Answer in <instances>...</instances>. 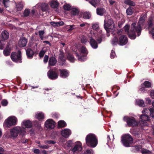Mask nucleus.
<instances>
[{"mask_svg": "<svg viewBox=\"0 0 154 154\" xmlns=\"http://www.w3.org/2000/svg\"><path fill=\"white\" fill-rule=\"evenodd\" d=\"M128 42V38L125 35H122L119 38V43L121 45H124L126 44Z\"/></svg>", "mask_w": 154, "mask_h": 154, "instance_id": "nucleus-15", "label": "nucleus"}, {"mask_svg": "<svg viewBox=\"0 0 154 154\" xmlns=\"http://www.w3.org/2000/svg\"><path fill=\"white\" fill-rule=\"evenodd\" d=\"M27 42V39L25 38H21L19 41L18 45L21 47H25Z\"/></svg>", "mask_w": 154, "mask_h": 154, "instance_id": "nucleus-18", "label": "nucleus"}, {"mask_svg": "<svg viewBox=\"0 0 154 154\" xmlns=\"http://www.w3.org/2000/svg\"><path fill=\"white\" fill-rule=\"evenodd\" d=\"M50 5L52 8H55L58 6V4L56 1H52L51 2Z\"/></svg>", "mask_w": 154, "mask_h": 154, "instance_id": "nucleus-42", "label": "nucleus"}, {"mask_svg": "<svg viewBox=\"0 0 154 154\" xmlns=\"http://www.w3.org/2000/svg\"><path fill=\"white\" fill-rule=\"evenodd\" d=\"M125 3L127 5L133 6L135 5V2L130 0H126L125 1Z\"/></svg>", "mask_w": 154, "mask_h": 154, "instance_id": "nucleus-38", "label": "nucleus"}, {"mask_svg": "<svg viewBox=\"0 0 154 154\" xmlns=\"http://www.w3.org/2000/svg\"><path fill=\"white\" fill-rule=\"evenodd\" d=\"M49 57L47 55H45L44 58V62L45 63H46L48 62V59Z\"/></svg>", "mask_w": 154, "mask_h": 154, "instance_id": "nucleus-58", "label": "nucleus"}, {"mask_svg": "<svg viewBox=\"0 0 154 154\" xmlns=\"http://www.w3.org/2000/svg\"><path fill=\"white\" fill-rule=\"evenodd\" d=\"M30 14V10L29 9L26 8L24 10L23 12V16L24 17H27L29 16Z\"/></svg>", "mask_w": 154, "mask_h": 154, "instance_id": "nucleus-35", "label": "nucleus"}, {"mask_svg": "<svg viewBox=\"0 0 154 154\" xmlns=\"http://www.w3.org/2000/svg\"><path fill=\"white\" fill-rule=\"evenodd\" d=\"M57 62V60L55 57L53 56L51 57L49 59L48 65L50 66H53L56 65Z\"/></svg>", "mask_w": 154, "mask_h": 154, "instance_id": "nucleus-17", "label": "nucleus"}, {"mask_svg": "<svg viewBox=\"0 0 154 154\" xmlns=\"http://www.w3.org/2000/svg\"><path fill=\"white\" fill-rule=\"evenodd\" d=\"M59 71L60 73V76L62 78H66L69 75V72L67 70L63 69H60Z\"/></svg>", "mask_w": 154, "mask_h": 154, "instance_id": "nucleus-19", "label": "nucleus"}, {"mask_svg": "<svg viewBox=\"0 0 154 154\" xmlns=\"http://www.w3.org/2000/svg\"><path fill=\"white\" fill-rule=\"evenodd\" d=\"M89 43L91 47L94 49H96L98 47V45L97 42L91 37L90 39Z\"/></svg>", "mask_w": 154, "mask_h": 154, "instance_id": "nucleus-21", "label": "nucleus"}, {"mask_svg": "<svg viewBox=\"0 0 154 154\" xmlns=\"http://www.w3.org/2000/svg\"><path fill=\"white\" fill-rule=\"evenodd\" d=\"M140 118L141 120V121L139 122L140 125L141 126H145L147 125V121H149L150 120L149 115L146 113L140 115Z\"/></svg>", "mask_w": 154, "mask_h": 154, "instance_id": "nucleus-9", "label": "nucleus"}, {"mask_svg": "<svg viewBox=\"0 0 154 154\" xmlns=\"http://www.w3.org/2000/svg\"><path fill=\"white\" fill-rule=\"evenodd\" d=\"M119 43L118 39L117 37H115L112 39V43L113 45H116Z\"/></svg>", "mask_w": 154, "mask_h": 154, "instance_id": "nucleus-46", "label": "nucleus"}, {"mask_svg": "<svg viewBox=\"0 0 154 154\" xmlns=\"http://www.w3.org/2000/svg\"><path fill=\"white\" fill-rule=\"evenodd\" d=\"M35 117L39 120H42L44 118V115L42 112L37 113L35 114Z\"/></svg>", "mask_w": 154, "mask_h": 154, "instance_id": "nucleus-25", "label": "nucleus"}, {"mask_svg": "<svg viewBox=\"0 0 154 154\" xmlns=\"http://www.w3.org/2000/svg\"><path fill=\"white\" fill-rule=\"evenodd\" d=\"M80 51L82 54L87 55L88 53V51L86 48L85 46H82L80 49Z\"/></svg>", "mask_w": 154, "mask_h": 154, "instance_id": "nucleus-36", "label": "nucleus"}, {"mask_svg": "<svg viewBox=\"0 0 154 154\" xmlns=\"http://www.w3.org/2000/svg\"><path fill=\"white\" fill-rule=\"evenodd\" d=\"M67 59L71 62H73L74 61L75 59L74 57L70 53L67 54Z\"/></svg>", "mask_w": 154, "mask_h": 154, "instance_id": "nucleus-34", "label": "nucleus"}, {"mask_svg": "<svg viewBox=\"0 0 154 154\" xmlns=\"http://www.w3.org/2000/svg\"><path fill=\"white\" fill-rule=\"evenodd\" d=\"M45 144H54L56 143V142L53 140H46L45 141Z\"/></svg>", "mask_w": 154, "mask_h": 154, "instance_id": "nucleus-53", "label": "nucleus"}, {"mask_svg": "<svg viewBox=\"0 0 154 154\" xmlns=\"http://www.w3.org/2000/svg\"><path fill=\"white\" fill-rule=\"evenodd\" d=\"M11 57L12 60L14 62L21 63L22 62L21 53L20 51H19L17 52L12 53Z\"/></svg>", "mask_w": 154, "mask_h": 154, "instance_id": "nucleus-5", "label": "nucleus"}, {"mask_svg": "<svg viewBox=\"0 0 154 154\" xmlns=\"http://www.w3.org/2000/svg\"><path fill=\"white\" fill-rule=\"evenodd\" d=\"M76 56L78 57V60L80 61H84L86 60V58L85 56H80L79 54L76 53Z\"/></svg>", "mask_w": 154, "mask_h": 154, "instance_id": "nucleus-29", "label": "nucleus"}, {"mask_svg": "<svg viewBox=\"0 0 154 154\" xmlns=\"http://www.w3.org/2000/svg\"><path fill=\"white\" fill-rule=\"evenodd\" d=\"M9 36L8 33L6 31H4L2 33V38L4 40L8 39Z\"/></svg>", "mask_w": 154, "mask_h": 154, "instance_id": "nucleus-26", "label": "nucleus"}, {"mask_svg": "<svg viewBox=\"0 0 154 154\" xmlns=\"http://www.w3.org/2000/svg\"><path fill=\"white\" fill-rule=\"evenodd\" d=\"M17 119L14 116H11L6 119L5 122L6 126L10 127L11 126L16 125L17 123Z\"/></svg>", "mask_w": 154, "mask_h": 154, "instance_id": "nucleus-6", "label": "nucleus"}, {"mask_svg": "<svg viewBox=\"0 0 154 154\" xmlns=\"http://www.w3.org/2000/svg\"><path fill=\"white\" fill-rule=\"evenodd\" d=\"M82 144L80 142H77L75 143L74 146L71 149L73 153H78L82 150Z\"/></svg>", "mask_w": 154, "mask_h": 154, "instance_id": "nucleus-12", "label": "nucleus"}, {"mask_svg": "<svg viewBox=\"0 0 154 154\" xmlns=\"http://www.w3.org/2000/svg\"><path fill=\"white\" fill-rule=\"evenodd\" d=\"M71 130L68 129L66 128L62 130L61 134L65 138H67L71 134Z\"/></svg>", "mask_w": 154, "mask_h": 154, "instance_id": "nucleus-16", "label": "nucleus"}, {"mask_svg": "<svg viewBox=\"0 0 154 154\" xmlns=\"http://www.w3.org/2000/svg\"><path fill=\"white\" fill-rule=\"evenodd\" d=\"M100 0H93L89 2V3L93 6L96 7L99 4Z\"/></svg>", "mask_w": 154, "mask_h": 154, "instance_id": "nucleus-33", "label": "nucleus"}, {"mask_svg": "<svg viewBox=\"0 0 154 154\" xmlns=\"http://www.w3.org/2000/svg\"><path fill=\"white\" fill-rule=\"evenodd\" d=\"M150 116L152 118L154 117V109L152 108L150 109Z\"/></svg>", "mask_w": 154, "mask_h": 154, "instance_id": "nucleus-55", "label": "nucleus"}, {"mask_svg": "<svg viewBox=\"0 0 154 154\" xmlns=\"http://www.w3.org/2000/svg\"><path fill=\"white\" fill-rule=\"evenodd\" d=\"M92 29L96 30H99V32H101V30L99 29V25L97 23L93 24L92 25Z\"/></svg>", "mask_w": 154, "mask_h": 154, "instance_id": "nucleus-44", "label": "nucleus"}, {"mask_svg": "<svg viewBox=\"0 0 154 154\" xmlns=\"http://www.w3.org/2000/svg\"><path fill=\"white\" fill-rule=\"evenodd\" d=\"M81 42L82 43L86 44L88 40L86 39V37L85 36H82L81 40Z\"/></svg>", "mask_w": 154, "mask_h": 154, "instance_id": "nucleus-52", "label": "nucleus"}, {"mask_svg": "<svg viewBox=\"0 0 154 154\" xmlns=\"http://www.w3.org/2000/svg\"><path fill=\"white\" fill-rule=\"evenodd\" d=\"M132 149L135 150L134 152L140 151L141 153L143 154L147 153L150 154L151 153L150 151L144 148H142V146L140 145L133 146L132 147Z\"/></svg>", "mask_w": 154, "mask_h": 154, "instance_id": "nucleus-10", "label": "nucleus"}, {"mask_svg": "<svg viewBox=\"0 0 154 154\" xmlns=\"http://www.w3.org/2000/svg\"><path fill=\"white\" fill-rule=\"evenodd\" d=\"M130 26L126 24L124 27L125 32L128 34V37L130 39H134L136 37V32L137 33V35L139 36L141 34L142 29L140 26H136V23H133L131 25V29L129 31Z\"/></svg>", "mask_w": 154, "mask_h": 154, "instance_id": "nucleus-1", "label": "nucleus"}, {"mask_svg": "<svg viewBox=\"0 0 154 154\" xmlns=\"http://www.w3.org/2000/svg\"><path fill=\"white\" fill-rule=\"evenodd\" d=\"M83 18L85 19H89L91 17V15L89 12H86L83 14Z\"/></svg>", "mask_w": 154, "mask_h": 154, "instance_id": "nucleus-43", "label": "nucleus"}, {"mask_svg": "<svg viewBox=\"0 0 154 154\" xmlns=\"http://www.w3.org/2000/svg\"><path fill=\"white\" fill-rule=\"evenodd\" d=\"M72 144V142L71 140H69L66 143V145L68 147H70Z\"/></svg>", "mask_w": 154, "mask_h": 154, "instance_id": "nucleus-63", "label": "nucleus"}, {"mask_svg": "<svg viewBox=\"0 0 154 154\" xmlns=\"http://www.w3.org/2000/svg\"><path fill=\"white\" fill-rule=\"evenodd\" d=\"M22 125L23 128H30L32 127V124L29 120H25L23 122Z\"/></svg>", "mask_w": 154, "mask_h": 154, "instance_id": "nucleus-20", "label": "nucleus"}, {"mask_svg": "<svg viewBox=\"0 0 154 154\" xmlns=\"http://www.w3.org/2000/svg\"><path fill=\"white\" fill-rule=\"evenodd\" d=\"M64 53L61 50L60 51V54H59V60H60L62 63V65H63L64 64V62L65 61L64 60Z\"/></svg>", "mask_w": 154, "mask_h": 154, "instance_id": "nucleus-23", "label": "nucleus"}, {"mask_svg": "<svg viewBox=\"0 0 154 154\" xmlns=\"http://www.w3.org/2000/svg\"><path fill=\"white\" fill-rule=\"evenodd\" d=\"M63 8L65 10L69 11L71 9V6L69 4H66L63 5Z\"/></svg>", "mask_w": 154, "mask_h": 154, "instance_id": "nucleus-49", "label": "nucleus"}, {"mask_svg": "<svg viewBox=\"0 0 154 154\" xmlns=\"http://www.w3.org/2000/svg\"><path fill=\"white\" fill-rule=\"evenodd\" d=\"M150 94L151 97L153 99H154V90L151 91L150 92Z\"/></svg>", "mask_w": 154, "mask_h": 154, "instance_id": "nucleus-64", "label": "nucleus"}, {"mask_svg": "<svg viewBox=\"0 0 154 154\" xmlns=\"http://www.w3.org/2000/svg\"><path fill=\"white\" fill-rule=\"evenodd\" d=\"M38 146L40 148L45 149H47L49 147V146L48 145H42L41 144L38 145Z\"/></svg>", "mask_w": 154, "mask_h": 154, "instance_id": "nucleus-57", "label": "nucleus"}, {"mask_svg": "<svg viewBox=\"0 0 154 154\" xmlns=\"http://www.w3.org/2000/svg\"><path fill=\"white\" fill-rule=\"evenodd\" d=\"M123 120L127 122L129 127H134L140 125L139 122H138L135 118L132 117L125 116L123 118Z\"/></svg>", "mask_w": 154, "mask_h": 154, "instance_id": "nucleus-4", "label": "nucleus"}, {"mask_svg": "<svg viewBox=\"0 0 154 154\" xmlns=\"http://www.w3.org/2000/svg\"><path fill=\"white\" fill-rule=\"evenodd\" d=\"M71 14L73 15H77L79 14V11L76 8H73L72 10Z\"/></svg>", "mask_w": 154, "mask_h": 154, "instance_id": "nucleus-48", "label": "nucleus"}, {"mask_svg": "<svg viewBox=\"0 0 154 154\" xmlns=\"http://www.w3.org/2000/svg\"><path fill=\"white\" fill-rule=\"evenodd\" d=\"M23 2H19L16 4V10L17 11L21 10L23 8Z\"/></svg>", "mask_w": 154, "mask_h": 154, "instance_id": "nucleus-27", "label": "nucleus"}, {"mask_svg": "<svg viewBox=\"0 0 154 154\" xmlns=\"http://www.w3.org/2000/svg\"><path fill=\"white\" fill-rule=\"evenodd\" d=\"M8 103L7 100L5 99L3 100L1 102V103L3 106H6L8 105Z\"/></svg>", "mask_w": 154, "mask_h": 154, "instance_id": "nucleus-50", "label": "nucleus"}, {"mask_svg": "<svg viewBox=\"0 0 154 154\" xmlns=\"http://www.w3.org/2000/svg\"><path fill=\"white\" fill-rule=\"evenodd\" d=\"M55 122L52 119H49L46 121L45 125L46 128L49 129H53L55 126Z\"/></svg>", "mask_w": 154, "mask_h": 154, "instance_id": "nucleus-14", "label": "nucleus"}, {"mask_svg": "<svg viewBox=\"0 0 154 154\" xmlns=\"http://www.w3.org/2000/svg\"><path fill=\"white\" fill-rule=\"evenodd\" d=\"M86 154H91L94 153V151L92 149H88L86 150Z\"/></svg>", "mask_w": 154, "mask_h": 154, "instance_id": "nucleus-59", "label": "nucleus"}, {"mask_svg": "<svg viewBox=\"0 0 154 154\" xmlns=\"http://www.w3.org/2000/svg\"><path fill=\"white\" fill-rule=\"evenodd\" d=\"M10 2V1L9 0H5L3 2V4L6 7H8L9 5Z\"/></svg>", "mask_w": 154, "mask_h": 154, "instance_id": "nucleus-51", "label": "nucleus"}, {"mask_svg": "<svg viewBox=\"0 0 154 154\" xmlns=\"http://www.w3.org/2000/svg\"><path fill=\"white\" fill-rule=\"evenodd\" d=\"M136 101L137 104L139 106L143 107L145 106L144 101L143 100L138 99L136 100Z\"/></svg>", "mask_w": 154, "mask_h": 154, "instance_id": "nucleus-31", "label": "nucleus"}, {"mask_svg": "<svg viewBox=\"0 0 154 154\" xmlns=\"http://www.w3.org/2000/svg\"><path fill=\"white\" fill-rule=\"evenodd\" d=\"M26 55L29 58H32L34 55V52L30 48L27 49L26 51Z\"/></svg>", "mask_w": 154, "mask_h": 154, "instance_id": "nucleus-24", "label": "nucleus"}, {"mask_svg": "<svg viewBox=\"0 0 154 154\" xmlns=\"http://www.w3.org/2000/svg\"><path fill=\"white\" fill-rule=\"evenodd\" d=\"M121 141L125 147H129L133 142V138L130 134H126L122 137Z\"/></svg>", "mask_w": 154, "mask_h": 154, "instance_id": "nucleus-3", "label": "nucleus"}, {"mask_svg": "<svg viewBox=\"0 0 154 154\" xmlns=\"http://www.w3.org/2000/svg\"><path fill=\"white\" fill-rule=\"evenodd\" d=\"M41 8L42 11H45L48 9V5L45 3H43L41 5Z\"/></svg>", "mask_w": 154, "mask_h": 154, "instance_id": "nucleus-40", "label": "nucleus"}, {"mask_svg": "<svg viewBox=\"0 0 154 154\" xmlns=\"http://www.w3.org/2000/svg\"><path fill=\"white\" fill-rule=\"evenodd\" d=\"M150 110V109H149L145 108L144 109V110L142 111V112L143 114L146 113L147 114L149 113V115Z\"/></svg>", "mask_w": 154, "mask_h": 154, "instance_id": "nucleus-54", "label": "nucleus"}, {"mask_svg": "<svg viewBox=\"0 0 154 154\" xmlns=\"http://www.w3.org/2000/svg\"><path fill=\"white\" fill-rule=\"evenodd\" d=\"M131 133L137 137L139 138L140 137V133L138 131H136L134 130L132 131Z\"/></svg>", "mask_w": 154, "mask_h": 154, "instance_id": "nucleus-41", "label": "nucleus"}, {"mask_svg": "<svg viewBox=\"0 0 154 154\" xmlns=\"http://www.w3.org/2000/svg\"><path fill=\"white\" fill-rule=\"evenodd\" d=\"M115 55V53L113 50H112L110 54V57L111 58H113Z\"/></svg>", "mask_w": 154, "mask_h": 154, "instance_id": "nucleus-61", "label": "nucleus"}, {"mask_svg": "<svg viewBox=\"0 0 154 154\" xmlns=\"http://www.w3.org/2000/svg\"><path fill=\"white\" fill-rule=\"evenodd\" d=\"M39 35L41 39L43 40L44 39V35L45 33V32L44 30H40L38 32Z\"/></svg>", "mask_w": 154, "mask_h": 154, "instance_id": "nucleus-47", "label": "nucleus"}, {"mask_svg": "<svg viewBox=\"0 0 154 154\" xmlns=\"http://www.w3.org/2000/svg\"><path fill=\"white\" fill-rule=\"evenodd\" d=\"M57 27L60 26H62L64 24V22L62 21H59V22H57Z\"/></svg>", "mask_w": 154, "mask_h": 154, "instance_id": "nucleus-60", "label": "nucleus"}, {"mask_svg": "<svg viewBox=\"0 0 154 154\" xmlns=\"http://www.w3.org/2000/svg\"><path fill=\"white\" fill-rule=\"evenodd\" d=\"M116 88L117 90L116 91H113V93H114V94H115V96L116 97L118 95L119 93L118 92V93H117V94H116L117 92V90H118L120 89V88L118 86H116Z\"/></svg>", "mask_w": 154, "mask_h": 154, "instance_id": "nucleus-62", "label": "nucleus"}, {"mask_svg": "<svg viewBox=\"0 0 154 154\" xmlns=\"http://www.w3.org/2000/svg\"><path fill=\"white\" fill-rule=\"evenodd\" d=\"M143 86L146 88H149L151 87V84L150 82L148 81H145L142 84Z\"/></svg>", "mask_w": 154, "mask_h": 154, "instance_id": "nucleus-37", "label": "nucleus"}, {"mask_svg": "<svg viewBox=\"0 0 154 154\" xmlns=\"http://www.w3.org/2000/svg\"><path fill=\"white\" fill-rule=\"evenodd\" d=\"M146 88L144 87V86H143L141 84L140 87L139 91H140L142 93L146 92L147 90L146 89Z\"/></svg>", "mask_w": 154, "mask_h": 154, "instance_id": "nucleus-45", "label": "nucleus"}, {"mask_svg": "<svg viewBox=\"0 0 154 154\" xmlns=\"http://www.w3.org/2000/svg\"><path fill=\"white\" fill-rule=\"evenodd\" d=\"M105 12V9L103 8H97V13L98 15L102 16Z\"/></svg>", "mask_w": 154, "mask_h": 154, "instance_id": "nucleus-28", "label": "nucleus"}, {"mask_svg": "<svg viewBox=\"0 0 154 154\" xmlns=\"http://www.w3.org/2000/svg\"><path fill=\"white\" fill-rule=\"evenodd\" d=\"M22 132V129L20 127H15L11 129L10 131L11 135L10 137L14 138L17 137L18 134Z\"/></svg>", "mask_w": 154, "mask_h": 154, "instance_id": "nucleus-8", "label": "nucleus"}, {"mask_svg": "<svg viewBox=\"0 0 154 154\" xmlns=\"http://www.w3.org/2000/svg\"><path fill=\"white\" fill-rule=\"evenodd\" d=\"M10 49L8 46H7L3 51V54L5 56H8L10 53Z\"/></svg>", "mask_w": 154, "mask_h": 154, "instance_id": "nucleus-32", "label": "nucleus"}, {"mask_svg": "<svg viewBox=\"0 0 154 154\" xmlns=\"http://www.w3.org/2000/svg\"><path fill=\"white\" fill-rule=\"evenodd\" d=\"M146 18V16L144 14L141 15L139 20L138 24L137 25H136V26L139 25L142 29L141 26V25H143L145 23Z\"/></svg>", "mask_w": 154, "mask_h": 154, "instance_id": "nucleus-22", "label": "nucleus"}, {"mask_svg": "<svg viewBox=\"0 0 154 154\" xmlns=\"http://www.w3.org/2000/svg\"><path fill=\"white\" fill-rule=\"evenodd\" d=\"M58 126L60 128H63L66 125V124L63 120H61L58 122Z\"/></svg>", "mask_w": 154, "mask_h": 154, "instance_id": "nucleus-30", "label": "nucleus"}, {"mask_svg": "<svg viewBox=\"0 0 154 154\" xmlns=\"http://www.w3.org/2000/svg\"><path fill=\"white\" fill-rule=\"evenodd\" d=\"M45 53V51L44 50H41L39 54V56L41 58L42 57Z\"/></svg>", "mask_w": 154, "mask_h": 154, "instance_id": "nucleus-56", "label": "nucleus"}, {"mask_svg": "<svg viewBox=\"0 0 154 154\" xmlns=\"http://www.w3.org/2000/svg\"><path fill=\"white\" fill-rule=\"evenodd\" d=\"M47 75L49 78L52 80L55 79L58 77V73L52 70H50L48 71Z\"/></svg>", "mask_w": 154, "mask_h": 154, "instance_id": "nucleus-13", "label": "nucleus"}, {"mask_svg": "<svg viewBox=\"0 0 154 154\" xmlns=\"http://www.w3.org/2000/svg\"><path fill=\"white\" fill-rule=\"evenodd\" d=\"M85 140L87 144L92 147H95L97 144V139L96 136L93 134H88Z\"/></svg>", "mask_w": 154, "mask_h": 154, "instance_id": "nucleus-2", "label": "nucleus"}, {"mask_svg": "<svg viewBox=\"0 0 154 154\" xmlns=\"http://www.w3.org/2000/svg\"><path fill=\"white\" fill-rule=\"evenodd\" d=\"M154 25L153 23V19H152L149 20L147 22V26H145V28L147 29L149 31V32L152 35V37L153 39H154V28L151 29L150 30H149L150 28L153 26Z\"/></svg>", "mask_w": 154, "mask_h": 154, "instance_id": "nucleus-11", "label": "nucleus"}, {"mask_svg": "<svg viewBox=\"0 0 154 154\" xmlns=\"http://www.w3.org/2000/svg\"><path fill=\"white\" fill-rule=\"evenodd\" d=\"M114 28V23L112 20H109L106 22V35L108 36L109 35V33L111 32L112 34H113V29Z\"/></svg>", "mask_w": 154, "mask_h": 154, "instance_id": "nucleus-7", "label": "nucleus"}, {"mask_svg": "<svg viewBox=\"0 0 154 154\" xmlns=\"http://www.w3.org/2000/svg\"><path fill=\"white\" fill-rule=\"evenodd\" d=\"M133 12V8L131 7H129L126 10V13L128 15H131Z\"/></svg>", "mask_w": 154, "mask_h": 154, "instance_id": "nucleus-39", "label": "nucleus"}]
</instances>
